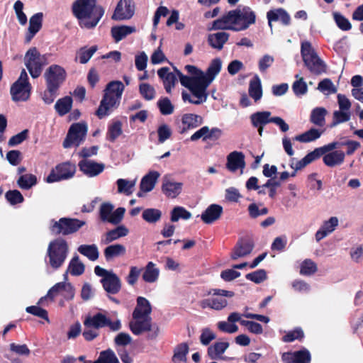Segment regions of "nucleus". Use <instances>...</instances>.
<instances>
[{"mask_svg":"<svg viewBox=\"0 0 363 363\" xmlns=\"http://www.w3.org/2000/svg\"><path fill=\"white\" fill-rule=\"evenodd\" d=\"M301 53L307 68L313 74H318V55L308 41L301 43Z\"/></svg>","mask_w":363,"mask_h":363,"instance_id":"nucleus-11","label":"nucleus"},{"mask_svg":"<svg viewBox=\"0 0 363 363\" xmlns=\"http://www.w3.org/2000/svg\"><path fill=\"white\" fill-rule=\"evenodd\" d=\"M269 26L272 31V21H281V23L288 26L290 23L291 18L289 13L283 9L270 10L267 13Z\"/></svg>","mask_w":363,"mask_h":363,"instance_id":"nucleus-23","label":"nucleus"},{"mask_svg":"<svg viewBox=\"0 0 363 363\" xmlns=\"http://www.w3.org/2000/svg\"><path fill=\"white\" fill-rule=\"evenodd\" d=\"M136 180H128L125 179H118L116 181L118 192L124 194L127 196L132 194L133 189L135 186Z\"/></svg>","mask_w":363,"mask_h":363,"instance_id":"nucleus-46","label":"nucleus"},{"mask_svg":"<svg viewBox=\"0 0 363 363\" xmlns=\"http://www.w3.org/2000/svg\"><path fill=\"white\" fill-rule=\"evenodd\" d=\"M222 62L220 59L216 58L211 62L206 73L199 69L194 65H186L184 69L189 74H194L195 86L194 97L193 99L189 93L183 91L182 94L184 101L199 105L205 102L208 97L207 88L221 69Z\"/></svg>","mask_w":363,"mask_h":363,"instance_id":"nucleus-1","label":"nucleus"},{"mask_svg":"<svg viewBox=\"0 0 363 363\" xmlns=\"http://www.w3.org/2000/svg\"><path fill=\"white\" fill-rule=\"evenodd\" d=\"M85 225V222L76 218H61L56 221H50V229L55 235L62 234L67 235L77 232L79 228Z\"/></svg>","mask_w":363,"mask_h":363,"instance_id":"nucleus-6","label":"nucleus"},{"mask_svg":"<svg viewBox=\"0 0 363 363\" xmlns=\"http://www.w3.org/2000/svg\"><path fill=\"white\" fill-rule=\"evenodd\" d=\"M191 217V213L184 207L176 206L171 212L170 220L172 222H177L179 219L188 220Z\"/></svg>","mask_w":363,"mask_h":363,"instance_id":"nucleus-51","label":"nucleus"},{"mask_svg":"<svg viewBox=\"0 0 363 363\" xmlns=\"http://www.w3.org/2000/svg\"><path fill=\"white\" fill-rule=\"evenodd\" d=\"M229 347L228 342H217L208 349V354L212 359L220 358Z\"/></svg>","mask_w":363,"mask_h":363,"instance_id":"nucleus-40","label":"nucleus"},{"mask_svg":"<svg viewBox=\"0 0 363 363\" xmlns=\"http://www.w3.org/2000/svg\"><path fill=\"white\" fill-rule=\"evenodd\" d=\"M124 88V85L121 82L113 81L108 84L104 94H110V95L121 99Z\"/></svg>","mask_w":363,"mask_h":363,"instance_id":"nucleus-48","label":"nucleus"},{"mask_svg":"<svg viewBox=\"0 0 363 363\" xmlns=\"http://www.w3.org/2000/svg\"><path fill=\"white\" fill-rule=\"evenodd\" d=\"M76 172V167L70 162H64L56 166L46 179L48 183H53L72 178Z\"/></svg>","mask_w":363,"mask_h":363,"instance_id":"nucleus-10","label":"nucleus"},{"mask_svg":"<svg viewBox=\"0 0 363 363\" xmlns=\"http://www.w3.org/2000/svg\"><path fill=\"white\" fill-rule=\"evenodd\" d=\"M66 72L63 67L57 65L50 66L44 73L48 89L58 90L66 79Z\"/></svg>","mask_w":363,"mask_h":363,"instance_id":"nucleus-9","label":"nucleus"},{"mask_svg":"<svg viewBox=\"0 0 363 363\" xmlns=\"http://www.w3.org/2000/svg\"><path fill=\"white\" fill-rule=\"evenodd\" d=\"M345 154L341 150H335L325 154L323 160L325 165L335 167L341 164L345 160Z\"/></svg>","mask_w":363,"mask_h":363,"instance_id":"nucleus-29","label":"nucleus"},{"mask_svg":"<svg viewBox=\"0 0 363 363\" xmlns=\"http://www.w3.org/2000/svg\"><path fill=\"white\" fill-rule=\"evenodd\" d=\"M249 94L255 101H259L262 96L261 81L257 76L250 82Z\"/></svg>","mask_w":363,"mask_h":363,"instance_id":"nucleus-39","label":"nucleus"},{"mask_svg":"<svg viewBox=\"0 0 363 363\" xmlns=\"http://www.w3.org/2000/svg\"><path fill=\"white\" fill-rule=\"evenodd\" d=\"M181 133H184L189 130L196 128L203 123V118L197 114L185 113L182 115V119Z\"/></svg>","mask_w":363,"mask_h":363,"instance_id":"nucleus-18","label":"nucleus"},{"mask_svg":"<svg viewBox=\"0 0 363 363\" xmlns=\"http://www.w3.org/2000/svg\"><path fill=\"white\" fill-rule=\"evenodd\" d=\"M125 252V247L123 245L115 244L105 248L104 256L107 261H110L114 257L124 255Z\"/></svg>","mask_w":363,"mask_h":363,"instance_id":"nucleus-36","label":"nucleus"},{"mask_svg":"<svg viewBox=\"0 0 363 363\" xmlns=\"http://www.w3.org/2000/svg\"><path fill=\"white\" fill-rule=\"evenodd\" d=\"M318 157V148L314 149L313 151L308 153L307 155H306L303 159H301L299 161L294 162L295 159L292 158L291 160V164L290 167L295 169V171H298L299 169H301L302 168L307 166L308 164H310L311 162L315 160Z\"/></svg>","mask_w":363,"mask_h":363,"instance_id":"nucleus-33","label":"nucleus"},{"mask_svg":"<svg viewBox=\"0 0 363 363\" xmlns=\"http://www.w3.org/2000/svg\"><path fill=\"white\" fill-rule=\"evenodd\" d=\"M38 180L35 175L32 174H26L21 175L18 180V186L25 190H28L37 184Z\"/></svg>","mask_w":363,"mask_h":363,"instance_id":"nucleus-41","label":"nucleus"},{"mask_svg":"<svg viewBox=\"0 0 363 363\" xmlns=\"http://www.w3.org/2000/svg\"><path fill=\"white\" fill-rule=\"evenodd\" d=\"M99 360V363H119L116 355L111 349L101 352Z\"/></svg>","mask_w":363,"mask_h":363,"instance_id":"nucleus-59","label":"nucleus"},{"mask_svg":"<svg viewBox=\"0 0 363 363\" xmlns=\"http://www.w3.org/2000/svg\"><path fill=\"white\" fill-rule=\"evenodd\" d=\"M189 352V346L186 343L178 345L174 351L172 361L174 363H182L186 361V355Z\"/></svg>","mask_w":363,"mask_h":363,"instance_id":"nucleus-43","label":"nucleus"},{"mask_svg":"<svg viewBox=\"0 0 363 363\" xmlns=\"http://www.w3.org/2000/svg\"><path fill=\"white\" fill-rule=\"evenodd\" d=\"M63 283L64 281H62L55 284L51 289H50L46 296L40 298L38 303L41 304L44 300L48 298L53 301L56 296L62 295L63 291Z\"/></svg>","mask_w":363,"mask_h":363,"instance_id":"nucleus-52","label":"nucleus"},{"mask_svg":"<svg viewBox=\"0 0 363 363\" xmlns=\"http://www.w3.org/2000/svg\"><path fill=\"white\" fill-rule=\"evenodd\" d=\"M98 48L96 45L91 46L89 48L86 47L81 48L77 52L76 60L79 59V62L82 64H86L89 62L93 55L96 52Z\"/></svg>","mask_w":363,"mask_h":363,"instance_id":"nucleus-45","label":"nucleus"},{"mask_svg":"<svg viewBox=\"0 0 363 363\" xmlns=\"http://www.w3.org/2000/svg\"><path fill=\"white\" fill-rule=\"evenodd\" d=\"M152 313V306L150 301L143 296L137 298V304L133 312L132 315L150 316Z\"/></svg>","mask_w":363,"mask_h":363,"instance_id":"nucleus-27","label":"nucleus"},{"mask_svg":"<svg viewBox=\"0 0 363 363\" xmlns=\"http://www.w3.org/2000/svg\"><path fill=\"white\" fill-rule=\"evenodd\" d=\"M43 13L38 12L32 16L29 20L28 30H32L34 33H38L42 28Z\"/></svg>","mask_w":363,"mask_h":363,"instance_id":"nucleus-56","label":"nucleus"},{"mask_svg":"<svg viewBox=\"0 0 363 363\" xmlns=\"http://www.w3.org/2000/svg\"><path fill=\"white\" fill-rule=\"evenodd\" d=\"M132 316V320L129 323V327L134 335H139L152 330V318L150 316Z\"/></svg>","mask_w":363,"mask_h":363,"instance_id":"nucleus-14","label":"nucleus"},{"mask_svg":"<svg viewBox=\"0 0 363 363\" xmlns=\"http://www.w3.org/2000/svg\"><path fill=\"white\" fill-rule=\"evenodd\" d=\"M159 274V269L152 262H149L144 269L142 277L145 282L154 283L158 279Z\"/></svg>","mask_w":363,"mask_h":363,"instance_id":"nucleus-34","label":"nucleus"},{"mask_svg":"<svg viewBox=\"0 0 363 363\" xmlns=\"http://www.w3.org/2000/svg\"><path fill=\"white\" fill-rule=\"evenodd\" d=\"M114 206L110 202L101 203L99 209V216L103 222H108L112 215Z\"/></svg>","mask_w":363,"mask_h":363,"instance_id":"nucleus-54","label":"nucleus"},{"mask_svg":"<svg viewBox=\"0 0 363 363\" xmlns=\"http://www.w3.org/2000/svg\"><path fill=\"white\" fill-rule=\"evenodd\" d=\"M78 252L86 257L91 261H96L99 256V252L96 245H82L78 247Z\"/></svg>","mask_w":363,"mask_h":363,"instance_id":"nucleus-38","label":"nucleus"},{"mask_svg":"<svg viewBox=\"0 0 363 363\" xmlns=\"http://www.w3.org/2000/svg\"><path fill=\"white\" fill-rule=\"evenodd\" d=\"M183 184L164 179L162 186V192L168 197L176 198L182 191Z\"/></svg>","mask_w":363,"mask_h":363,"instance_id":"nucleus-26","label":"nucleus"},{"mask_svg":"<svg viewBox=\"0 0 363 363\" xmlns=\"http://www.w3.org/2000/svg\"><path fill=\"white\" fill-rule=\"evenodd\" d=\"M128 233V229L124 225H119L115 229H113L106 233L105 239L104 242L108 244L121 237L127 235Z\"/></svg>","mask_w":363,"mask_h":363,"instance_id":"nucleus-37","label":"nucleus"},{"mask_svg":"<svg viewBox=\"0 0 363 363\" xmlns=\"http://www.w3.org/2000/svg\"><path fill=\"white\" fill-rule=\"evenodd\" d=\"M256 21L255 13L249 6L240 5L236 9L228 11L221 18L213 21L211 30H246Z\"/></svg>","mask_w":363,"mask_h":363,"instance_id":"nucleus-2","label":"nucleus"},{"mask_svg":"<svg viewBox=\"0 0 363 363\" xmlns=\"http://www.w3.org/2000/svg\"><path fill=\"white\" fill-rule=\"evenodd\" d=\"M319 91L327 95H330L335 94L337 92V88L330 79L326 78L319 82Z\"/></svg>","mask_w":363,"mask_h":363,"instance_id":"nucleus-61","label":"nucleus"},{"mask_svg":"<svg viewBox=\"0 0 363 363\" xmlns=\"http://www.w3.org/2000/svg\"><path fill=\"white\" fill-rule=\"evenodd\" d=\"M48 63V56L41 55L36 48H30L24 57V64L30 76L34 79L41 74L43 67Z\"/></svg>","mask_w":363,"mask_h":363,"instance_id":"nucleus-5","label":"nucleus"},{"mask_svg":"<svg viewBox=\"0 0 363 363\" xmlns=\"http://www.w3.org/2000/svg\"><path fill=\"white\" fill-rule=\"evenodd\" d=\"M79 169L87 177H94L99 175L104 169V164L95 161L84 159L79 164Z\"/></svg>","mask_w":363,"mask_h":363,"instance_id":"nucleus-15","label":"nucleus"},{"mask_svg":"<svg viewBox=\"0 0 363 363\" xmlns=\"http://www.w3.org/2000/svg\"><path fill=\"white\" fill-rule=\"evenodd\" d=\"M333 20L341 30L348 31L352 28V24L345 16L337 11L333 13Z\"/></svg>","mask_w":363,"mask_h":363,"instance_id":"nucleus-49","label":"nucleus"},{"mask_svg":"<svg viewBox=\"0 0 363 363\" xmlns=\"http://www.w3.org/2000/svg\"><path fill=\"white\" fill-rule=\"evenodd\" d=\"M157 106L162 115H170L174 112V107L167 97L160 99L157 101Z\"/></svg>","mask_w":363,"mask_h":363,"instance_id":"nucleus-58","label":"nucleus"},{"mask_svg":"<svg viewBox=\"0 0 363 363\" xmlns=\"http://www.w3.org/2000/svg\"><path fill=\"white\" fill-rule=\"evenodd\" d=\"M109 323V318L106 314L97 313L93 315H88L84 320L85 328H93L97 330L100 328L107 327Z\"/></svg>","mask_w":363,"mask_h":363,"instance_id":"nucleus-19","label":"nucleus"},{"mask_svg":"<svg viewBox=\"0 0 363 363\" xmlns=\"http://www.w3.org/2000/svg\"><path fill=\"white\" fill-rule=\"evenodd\" d=\"M159 177L160 174L157 172H150L142 179L140 185V190L144 192H149L152 191L154 189Z\"/></svg>","mask_w":363,"mask_h":363,"instance_id":"nucleus-31","label":"nucleus"},{"mask_svg":"<svg viewBox=\"0 0 363 363\" xmlns=\"http://www.w3.org/2000/svg\"><path fill=\"white\" fill-rule=\"evenodd\" d=\"M338 225V219L337 217H331L326 220L319 229V240L333 232Z\"/></svg>","mask_w":363,"mask_h":363,"instance_id":"nucleus-42","label":"nucleus"},{"mask_svg":"<svg viewBox=\"0 0 363 363\" xmlns=\"http://www.w3.org/2000/svg\"><path fill=\"white\" fill-rule=\"evenodd\" d=\"M199 304L203 309L211 308L215 311H221L227 306L228 301L225 298L213 295L210 298L200 301Z\"/></svg>","mask_w":363,"mask_h":363,"instance_id":"nucleus-22","label":"nucleus"},{"mask_svg":"<svg viewBox=\"0 0 363 363\" xmlns=\"http://www.w3.org/2000/svg\"><path fill=\"white\" fill-rule=\"evenodd\" d=\"M248 212L249 215L252 218H257L260 216L267 215L269 212V210L266 207H263L259 208L258 205L255 203H250L248 206Z\"/></svg>","mask_w":363,"mask_h":363,"instance_id":"nucleus-63","label":"nucleus"},{"mask_svg":"<svg viewBox=\"0 0 363 363\" xmlns=\"http://www.w3.org/2000/svg\"><path fill=\"white\" fill-rule=\"evenodd\" d=\"M121 99L115 97L110 94H104L100 102V105L96 111V115L99 118H103L108 116L113 110L117 108L119 106Z\"/></svg>","mask_w":363,"mask_h":363,"instance_id":"nucleus-13","label":"nucleus"},{"mask_svg":"<svg viewBox=\"0 0 363 363\" xmlns=\"http://www.w3.org/2000/svg\"><path fill=\"white\" fill-rule=\"evenodd\" d=\"M72 9L79 26L87 29L96 27L104 14V8L96 5V0H77Z\"/></svg>","mask_w":363,"mask_h":363,"instance_id":"nucleus-3","label":"nucleus"},{"mask_svg":"<svg viewBox=\"0 0 363 363\" xmlns=\"http://www.w3.org/2000/svg\"><path fill=\"white\" fill-rule=\"evenodd\" d=\"M157 74L162 79L164 89L167 93H170L174 87L177 78L175 74L169 72V67H164L158 69Z\"/></svg>","mask_w":363,"mask_h":363,"instance_id":"nucleus-24","label":"nucleus"},{"mask_svg":"<svg viewBox=\"0 0 363 363\" xmlns=\"http://www.w3.org/2000/svg\"><path fill=\"white\" fill-rule=\"evenodd\" d=\"M304 337V333L301 328H296L293 330L289 331L282 337V340L285 342H291L296 340H301Z\"/></svg>","mask_w":363,"mask_h":363,"instance_id":"nucleus-62","label":"nucleus"},{"mask_svg":"<svg viewBox=\"0 0 363 363\" xmlns=\"http://www.w3.org/2000/svg\"><path fill=\"white\" fill-rule=\"evenodd\" d=\"M135 32H136L135 26H117L111 28V35L116 43Z\"/></svg>","mask_w":363,"mask_h":363,"instance_id":"nucleus-28","label":"nucleus"},{"mask_svg":"<svg viewBox=\"0 0 363 363\" xmlns=\"http://www.w3.org/2000/svg\"><path fill=\"white\" fill-rule=\"evenodd\" d=\"M245 167V155L242 152L234 151L228 155L226 167L229 171L235 172L240 169V174H242Z\"/></svg>","mask_w":363,"mask_h":363,"instance_id":"nucleus-16","label":"nucleus"},{"mask_svg":"<svg viewBox=\"0 0 363 363\" xmlns=\"http://www.w3.org/2000/svg\"><path fill=\"white\" fill-rule=\"evenodd\" d=\"M84 264L79 260V257L76 255L71 259L67 272H69L73 276H79L84 273Z\"/></svg>","mask_w":363,"mask_h":363,"instance_id":"nucleus-47","label":"nucleus"},{"mask_svg":"<svg viewBox=\"0 0 363 363\" xmlns=\"http://www.w3.org/2000/svg\"><path fill=\"white\" fill-rule=\"evenodd\" d=\"M135 13V4L133 0H120L111 17L115 21L130 19Z\"/></svg>","mask_w":363,"mask_h":363,"instance_id":"nucleus-12","label":"nucleus"},{"mask_svg":"<svg viewBox=\"0 0 363 363\" xmlns=\"http://www.w3.org/2000/svg\"><path fill=\"white\" fill-rule=\"evenodd\" d=\"M139 91L142 96L147 101L152 100L155 97V89L150 84H140L139 86Z\"/></svg>","mask_w":363,"mask_h":363,"instance_id":"nucleus-55","label":"nucleus"},{"mask_svg":"<svg viewBox=\"0 0 363 363\" xmlns=\"http://www.w3.org/2000/svg\"><path fill=\"white\" fill-rule=\"evenodd\" d=\"M87 130L88 127L85 123L72 124L63 142V147L65 148H69L73 145L78 147L84 140Z\"/></svg>","mask_w":363,"mask_h":363,"instance_id":"nucleus-8","label":"nucleus"},{"mask_svg":"<svg viewBox=\"0 0 363 363\" xmlns=\"http://www.w3.org/2000/svg\"><path fill=\"white\" fill-rule=\"evenodd\" d=\"M68 252L69 246L65 240L59 238L51 241L47 250L49 264L55 269L60 268L64 264Z\"/></svg>","mask_w":363,"mask_h":363,"instance_id":"nucleus-4","label":"nucleus"},{"mask_svg":"<svg viewBox=\"0 0 363 363\" xmlns=\"http://www.w3.org/2000/svg\"><path fill=\"white\" fill-rule=\"evenodd\" d=\"M229 34L225 32H218L208 35V42L209 45L217 50H221L223 45L228 41Z\"/></svg>","mask_w":363,"mask_h":363,"instance_id":"nucleus-30","label":"nucleus"},{"mask_svg":"<svg viewBox=\"0 0 363 363\" xmlns=\"http://www.w3.org/2000/svg\"><path fill=\"white\" fill-rule=\"evenodd\" d=\"M318 138V129L311 128L309 130L296 135L294 140L301 143H309Z\"/></svg>","mask_w":363,"mask_h":363,"instance_id":"nucleus-57","label":"nucleus"},{"mask_svg":"<svg viewBox=\"0 0 363 363\" xmlns=\"http://www.w3.org/2000/svg\"><path fill=\"white\" fill-rule=\"evenodd\" d=\"M5 197L11 205L21 203L24 201L23 195L18 190L8 191L5 194Z\"/></svg>","mask_w":363,"mask_h":363,"instance_id":"nucleus-64","label":"nucleus"},{"mask_svg":"<svg viewBox=\"0 0 363 363\" xmlns=\"http://www.w3.org/2000/svg\"><path fill=\"white\" fill-rule=\"evenodd\" d=\"M223 213V208L218 204L210 205L201 215V220L206 224H211L219 219Z\"/></svg>","mask_w":363,"mask_h":363,"instance_id":"nucleus-25","label":"nucleus"},{"mask_svg":"<svg viewBox=\"0 0 363 363\" xmlns=\"http://www.w3.org/2000/svg\"><path fill=\"white\" fill-rule=\"evenodd\" d=\"M101 282L104 290L111 294L118 293L121 289V279L113 272L106 277L102 278Z\"/></svg>","mask_w":363,"mask_h":363,"instance_id":"nucleus-20","label":"nucleus"},{"mask_svg":"<svg viewBox=\"0 0 363 363\" xmlns=\"http://www.w3.org/2000/svg\"><path fill=\"white\" fill-rule=\"evenodd\" d=\"M281 359L285 363H310L311 354L307 350L284 352Z\"/></svg>","mask_w":363,"mask_h":363,"instance_id":"nucleus-17","label":"nucleus"},{"mask_svg":"<svg viewBox=\"0 0 363 363\" xmlns=\"http://www.w3.org/2000/svg\"><path fill=\"white\" fill-rule=\"evenodd\" d=\"M142 217L147 223H155L160 220L162 212L157 208H147L143 211Z\"/></svg>","mask_w":363,"mask_h":363,"instance_id":"nucleus-50","label":"nucleus"},{"mask_svg":"<svg viewBox=\"0 0 363 363\" xmlns=\"http://www.w3.org/2000/svg\"><path fill=\"white\" fill-rule=\"evenodd\" d=\"M271 112L269 111H258L250 116V120L254 127L264 126L271 123Z\"/></svg>","mask_w":363,"mask_h":363,"instance_id":"nucleus-35","label":"nucleus"},{"mask_svg":"<svg viewBox=\"0 0 363 363\" xmlns=\"http://www.w3.org/2000/svg\"><path fill=\"white\" fill-rule=\"evenodd\" d=\"M350 113L345 111H335L333 113V120L330 125L331 127H334L339 123H345L350 119Z\"/></svg>","mask_w":363,"mask_h":363,"instance_id":"nucleus-60","label":"nucleus"},{"mask_svg":"<svg viewBox=\"0 0 363 363\" xmlns=\"http://www.w3.org/2000/svg\"><path fill=\"white\" fill-rule=\"evenodd\" d=\"M72 99L70 96H65L57 101L55 108L60 116H64L72 108Z\"/></svg>","mask_w":363,"mask_h":363,"instance_id":"nucleus-44","label":"nucleus"},{"mask_svg":"<svg viewBox=\"0 0 363 363\" xmlns=\"http://www.w3.org/2000/svg\"><path fill=\"white\" fill-rule=\"evenodd\" d=\"M122 132L121 122L118 121H115L108 127L107 139L111 142H113L122 134Z\"/></svg>","mask_w":363,"mask_h":363,"instance_id":"nucleus-53","label":"nucleus"},{"mask_svg":"<svg viewBox=\"0 0 363 363\" xmlns=\"http://www.w3.org/2000/svg\"><path fill=\"white\" fill-rule=\"evenodd\" d=\"M31 85L28 82V77L25 69L21 72L20 77L11 87V94L15 101H25L30 97Z\"/></svg>","mask_w":363,"mask_h":363,"instance_id":"nucleus-7","label":"nucleus"},{"mask_svg":"<svg viewBox=\"0 0 363 363\" xmlns=\"http://www.w3.org/2000/svg\"><path fill=\"white\" fill-rule=\"evenodd\" d=\"M174 70L177 77L179 78L182 85L187 88L190 91L189 94L193 99H196V97H194V90H196V83L194 80V74H190L191 76L188 77L183 74L177 67H174Z\"/></svg>","mask_w":363,"mask_h":363,"instance_id":"nucleus-32","label":"nucleus"},{"mask_svg":"<svg viewBox=\"0 0 363 363\" xmlns=\"http://www.w3.org/2000/svg\"><path fill=\"white\" fill-rule=\"evenodd\" d=\"M254 247L252 241L248 240H240L233 248L231 259L233 260L244 257L251 253Z\"/></svg>","mask_w":363,"mask_h":363,"instance_id":"nucleus-21","label":"nucleus"}]
</instances>
